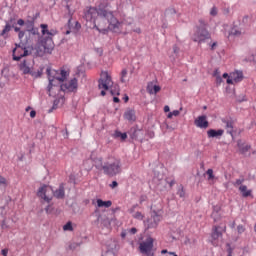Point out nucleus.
Listing matches in <instances>:
<instances>
[{
	"label": "nucleus",
	"mask_w": 256,
	"mask_h": 256,
	"mask_svg": "<svg viewBox=\"0 0 256 256\" xmlns=\"http://www.w3.org/2000/svg\"><path fill=\"white\" fill-rule=\"evenodd\" d=\"M97 17H101L102 19H106L108 23L111 24V27L115 29V19L113 18V11L107 10L106 8H103L102 5H99L98 8L96 7H89L86 8L84 11V19L88 22L95 23V19Z\"/></svg>",
	"instance_id": "7ed1b4c3"
},
{
	"label": "nucleus",
	"mask_w": 256,
	"mask_h": 256,
	"mask_svg": "<svg viewBox=\"0 0 256 256\" xmlns=\"http://www.w3.org/2000/svg\"><path fill=\"white\" fill-rule=\"evenodd\" d=\"M12 28L14 29L15 33H20V31H21V28L15 26V25Z\"/></svg>",
	"instance_id": "e2e57ef3"
},
{
	"label": "nucleus",
	"mask_w": 256,
	"mask_h": 256,
	"mask_svg": "<svg viewBox=\"0 0 256 256\" xmlns=\"http://www.w3.org/2000/svg\"><path fill=\"white\" fill-rule=\"evenodd\" d=\"M173 185H175V180H172V181L169 182L170 187H173Z\"/></svg>",
	"instance_id": "774afa93"
},
{
	"label": "nucleus",
	"mask_w": 256,
	"mask_h": 256,
	"mask_svg": "<svg viewBox=\"0 0 256 256\" xmlns=\"http://www.w3.org/2000/svg\"><path fill=\"white\" fill-rule=\"evenodd\" d=\"M41 29H42V35H49V26L47 24H41L40 25Z\"/></svg>",
	"instance_id": "473e14b6"
},
{
	"label": "nucleus",
	"mask_w": 256,
	"mask_h": 256,
	"mask_svg": "<svg viewBox=\"0 0 256 256\" xmlns=\"http://www.w3.org/2000/svg\"><path fill=\"white\" fill-rule=\"evenodd\" d=\"M120 75H121V77H120L121 83H128L129 82V78L127 77V75H128L127 69H123L121 71Z\"/></svg>",
	"instance_id": "bb28decb"
},
{
	"label": "nucleus",
	"mask_w": 256,
	"mask_h": 256,
	"mask_svg": "<svg viewBox=\"0 0 256 256\" xmlns=\"http://www.w3.org/2000/svg\"><path fill=\"white\" fill-rule=\"evenodd\" d=\"M237 231H238L239 234L245 233V227H243V225H239L237 227Z\"/></svg>",
	"instance_id": "49530a36"
},
{
	"label": "nucleus",
	"mask_w": 256,
	"mask_h": 256,
	"mask_svg": "<svg viewBox=\"0 0 256 256\" xmlns=\"http://www.w3.org/2000/svg\"><path fill=\"white\" fill-rule=\"evenodd\" d=\"M241 81H243V72L235 71L230 73L226 83L228 85H233L234 83H241Z\"/></svg>",
	"instance_id": "f8f14e48"
},
{
	"label": "nucleus",
	"mask_w": 256,
	"mask_h": 256,
	"mask_svg": "<svg viewBox=\"0 0 256 256\" xmlns=\"http://www.w3.org/2000/svg\"><path fill=\"white\" fill-rule=\"evenodd\" d=\"M120 138L122 139V141H125V139H127V133H122Z\"/></svg>",
	"instance_id": "680f3d73"
},
{
	"label": "nucleus",
	"mask_w": 256,
	"mask_h": 256,
	"mask_svg": "<svg viewBox=\"0 0 256 256\" xmlns=\"http://www.w3.org/2000/svg\"><path fill=\"white\" fill-rule=\"evenodd\" d=\"M238 189H239L242 197H244V198L253 197V190L248 189L246 185H241V186H239Z\"/></svg>",
	"instance_id": "aec40b11"
},
{
	"label": "nucleus",
	"mask_w": 256,
	"mask_h": 256,
	"mask_svg": "<svg viewBox=\"0 0 256 256\" xmlns=\"http://www.w3.org/2000/svg\"><path fill=\"white\" fill-rule=\"evenodd\" d=\"M45 212H46L47 214L51 213V206H50V205H48V206L45 208Z\"/></svg>",
	"instance_id": "0e129e2a"
},
{
	"label": "nucleus",
	"mask_w": 256,
	"mask_h": 256,
	"mask_svg": "<svg viewBox=\"0 0 256 256\" xmlns=\"http://www.w3.org/2000/svg\"><path fill=\"white\" fill-rule=\"evenodd\" d=\"M133 219H137L138 221H143L145 219V215L141 212H136L132 215Z\"/></svg>",
	"instance_id": "2f4dec72"
},
{
	"label": "nucleus",
	"mask_w": 256,
	"mask_h": 256,
	"mask_svg": "<svg viewBox=\"0 0 256 256\" xmlns=\"http://www.w3.org/2000/svg\"><path fill=\"white\" fill-rule=\"evenodd\" d=\"M94 29H96V31H98L99 33H102V35H107V33L109 32L108 29H100L97 24H94Z\"/></svg>",
	"instance_id": "ea45409f"
},
{
	"label": "nucleus",
	"mask_w": 256,
	"mask_h": 256,
	"mask_svg": "<svg viewBox=\"0 0 256 256\" xmlns=\"http://www.w3.org/2000/svg\"><path fill=\"white\" fill-rule=\"evenodd\" d=\"M226 231H227V226L214 225L212 227V232H211L212 245L217 246V243L215 241L220 239V237H223V233H225Z\"/></svg>",
	"instance_id": "6e6552de"
},
{
	"label": "nucleus",
	"mask_w": 256,
	"mask_h": 256,
	"mask_svg": "<svg viewBox=\"0 0 256 256\" xmlns=\"http://www.w3.org/2000/svg\"><path fill=\"white\" fill-rule=\"evenodd\" d=\"M23 37H25V31L21 30L20 33H18V38L20 40V43L29 44L27 40H23Z\"/></svg>",
	"instance_id": "72a5a7b5"
},
{
	"label": "nucleus",
	"mask_w": 256,
	"mask_h": 256,
	"mask_svg": "<svg viewBox=\"0 0 256 256\" xmlns=\"http://www.w3.org/2000/svg\"><path fill=\"white\" fill-rule=\"evenodd\" d=\"M194 125H196L199 129H207V127H209V121H207V116H198L197 119H195L194 121Z\"/></svg>",
	"instance_id": "4468645a"
},
{
	"label": "nucleus",
	"mask_w": 256,
	"mask_h": 256,
	"mask_svg": "<svg viewBox=\"0 0 256 256\" xmlns=\"http://www.w3.org/2000/svg\"><path fill=\"white\" fill-rule=\"evenodd\" d=\"M219 207L218 206H215L214 209H213V212H212V219H214V221L217 223V221H219Z\"/></svg>",
	"instance_id": "c85d7f7f"
},
{
	"label": "nucleus",
	"mask_w": 256,
	"mask_h": 256,
	"mask_svg": "<svg viewBox=\"0 0 256 256\" xmlns=\"http://www.w3.org/2000/svg\"><path fill=\"white\" fill-rule=\"evenodd\" d=\"M223 133H225V130L223 129H210L207 131V135L209 139H221L223 137Z\"/></svg>",
	"instance_id": "2eb2a0df"
},
{
	"label": "nucleus",
	"mask_w": 256,
	"mask_h": 256,
	"mask_svg": "<svg viewBox=\"0 0 256 256\" xmlns=\"http://www.w3.org/2000/svg\"><path fill=\"white\" fill-rule=\"evenodd\" d=\"M26 25V31H29L31 29H35V22L34 21H27L25 23Z\"/></svg>",
	"instance_id": "4c0bfd02"
},
{
	"label": "nucleus",
	"mask_w": 256,
	"mask_h": 256,
	"mask_svg": "<svg viewBox=\"0 0 256 256\" xmlns=\"http://www.w3.org/2000/svg\"><path fill=\"white\" fill-rule=\"evenodd\" d=\"M102 256H113V253H111V252H106V253L103 254Z\"/></svg>",
	"instance_id": "69168bd1"
},
{
	"label": "nucleus",
	"mask_w": 256,
	"mask_h": 256,
	"mask_svg": "<svg viewBox=\"0 0 256 256\" xmlns=\"http://www.w3.org/2000/svg\"><path fill=\"white\" fill-rule=\"evenodd\" d=\"M137 207H139L138 204H134L131 208L128 209V213H130V215H133L135 212V209H137Z\"/></svg>",
	"instance_id": "c03bdc74"
},
{
	"label": "nucleus",
	"mask_w": 256,
	"mask_h": 256,
	"mask_svg": "<svg viewBox=\"0 0 256 256\" xmlns=\"http://www.w3.org/2000/svg\"><path fill=\"white\" fill-rule=\"evenodd\" d=\"M98 87L101 90V95L102 97H105L106 92L109 91L111 95H119V86H113V80H111V76L109 75L108 72H102L101 73V78L98 83Z\"/></svg>",
	"instance_id": "20e7f679"
},
{
	"label": "nucleus",
	"mask_w": 256,
	"mask_h": 256,
	"mask_svg": "<svg viewBox=\"0 0 256 256\" xmlns=\"http://www.w3.org/2000/svg\"><path fill=\"white\" fill-rule=\"evenodd\" d=\"M63 231H73V223H71V221L67 222L63 226Z\"/></svg>",
	"instance_id": "e433bc0d"
},
{
	"label": "nucleus",
	"mask_w": 256,
	"mask_h": 256,
	"mask_svg": "<svg viewBox=\"0 0 256 256\" xmlns=\"http://www.w3.org/2000/svg\"><path fill=\"white\" fill-rule=\"evenodd\" d=\"M161 215L154 212L150 218L144 221V225L147 229H157L159 223H161Z\"/></svg>",
	"instance_id": "1a4fd4ad"
},
{
	"label": "nucleus",
	"mask_w": 256,
	"mask_h": 256,
	"mask_svg": "<svg viewBox=\"0 0 256 256\" xmlns=\"http://www.w3.org/2000/svg\"><path fill=\"white\" fill-rule=\"evenodd\" d=\"M15 25H17V23L15 22V19H10L4 29L1 32V35H5L6 33H9V31H11V28L15 27Z\"/></svg>",
	"instance_id": "4be33fe9"
},
{
	"label": "nucleus",
	"mask_w": 256,
	"mask_h": 256,
	"mask_svg": "<svg viewBox=\"0 0 256 256\" xmlns=\"http://www.w3.org/2000/svg\"><path fill=\"white\" fill-rule=\"evenodd\" d=\"M119 186V183H117V181H113L110 185H109V187H111V189H115L116 187H118Z\"/></svg>",
	"instance_id": "09e8293b"
},
{
	"label": "nucleus",
	"mask_w": 256,
	"mask_h": 256,
	"mask_svg": "<svg viewBox=\"0 0 256 256\" xmlns=\"http://www.w3.org/2000/svg\"><path fill=\"white\" fill-rule=\"evenodd\" d=\"M1 253H2L3 256H7L8 253H9V250L8 249H2Z\"/></svg>",
	"instance_id": "6e6d98bb"
},
{
	"label": "nucleus",
	"mask_w": 256,
	"mask_h": 256,
	"mask_svg": "<svg viewBox=\"0 0 256 256\" xmlns=\"http://www.w3.org/2000/svg\"><path fill=\"white\" fill-rule=\"evenodd\" d=\"M199 23H200V26H198V27H201V28L207 27V22H205L203 19H200Z\"/></svg>",
	"instance_id": "de8ad7c7"
},
{
	"label": "nucleus",
	"mask_w": 256,
	"mask_h": 256,
	"mask_svg": "<svg viewBox=\"0 0 256 256\" xmlns=\"http://www.w3.org/2000/svg\"><path fill=\"white\" fill-rule=\"evenodd\" d=\"M192 39L195 43H203V41L211 39V33L206 28L196 27Z\"/></svg>",
	"instance_id": "0eeeda50"
},
{
	"label": "nucleus",
	"mask_w": 256,
	"mask_h": 256,
	"mask_svg": "<svg viewBox=\"0 0 256 256\" xmlns=\"http://www.w3.org/2000/svg\"><path fill=\"white\" fill-rule=\"evenodd\" d=\"M121 135H122V133H121L120 131H116V132L114 133V137H116V138L121 137Z\"/></svg>",
	"instance_id": "052dcab7"
},
{
	"label": "nucleus",
	"mask_w": 256,
	"mask_h": 256,
	"mask_svg": "<svg viewBox=\"0 0 256 256\" xmlns=\"http://www.w3.org/2000/svg\"><path fill=\"white\" fill-rule=\"evenodd\" d=\"M147 93L150 95H157L161 91V86L155 85L153 82H149L146 87Z\"/></svg>",
	"instance_id": "dca6fc26"
},
{
	"label": "nucleus",
	"mask_w": 256,
	"mask_h": 256,
	"mask_svg": "<svg viewBox=\"0 0 256 256\" xmlns=\"http://www.w3.org/2000/svg\"><path fill=\"white\" fill-rule=\"evenodd\" d=\"M28 75H31V77H34V79H39V77H41V75H43V68H41L40 70H38L36 72L33 70H30Z\"/></svg>",
	"instance_id": "cd10ccee"
},
{
	"label": "nucleus",
	"mask_w": 256,
	"mask_h": 256,
	"mask_svg": "<svg viewBox=\"0 0 256 256\" xmlns=\"http://www.w3.org/2000/svg\"><path fill=\"white\" fill-rule=\"evenodd\" d=\"M177 195H179V197L181 198L185 197V190L183 189L182 186L178 189Z\"/></svg>",
	"instance_id": "37998d69"
},
{
	"label": "nucleus",
	"mask_w": 256,
	"mask_h": 256,
	"mask_svg": "<svg viewBox=\"0 0 256 256\" xmlns=\"http://www.w3.org/2000/svg\"><path fill=\"white\" fill-rule=\"evenodd\" d=\"M154 240L152 237H148L145 241L141 242L139 245L140 253L143 255H150L153 251Z\"/></svg>",
	"instance_id": "9d476101"
},
{
	"label": "nucleus",
	"mask_w": 256,
	"mask_h": 256,
	"mask_svg": "<svg viewBox=\"0 0 256 256\" xmlns=\"http://www.w3.org/2000/svg\"><path fill=\"white\" fill-rule=\"evenodd\" d=\"M243 183H245V178L241 177L239 179H236V181L234 182V187H241Z\"/></svg>",
	"instance_id": "58836bf2"
},
{
	"label": "nucleus",
	"mask_w": 256,
	"mask_h": 256,
	"mask_svg": "<svg viewBox=\"0 0 256 256\" xmlns=\"http://www.w3.org/2000/svg\"><path fill=\"white\" fill-rule=\"evenodd\" d=\"M46 74L48 75L49 84L47 87L48 95L50 97L55 96V89L59 91H63L64 93H75L77 91V87H79V83L77 78H73L64 84H61L60 87L55 84V82L59 81V83H63L69 77V72L65 69L53 70L51 68L46 69Z\"/></svg>",
	"instance_id": "f257e3e1"
},
{
	"label": "nucleus",
	"mask_w": 256,
	"mask_h": 256,
	"mask_svg": "<svg viewBox=\"0 0 256 256\" xmlns=\"http://www.w3.org/2000/svg\"><path fill=\"white\" fill-rule=\"evenodd\" d=\"M124 119H126V121H135L137 119L135 116V110H127L124 113Z\"/></svg>",
	"instance_id": "5701e85b"
},
{
	"label": "nucleus",
	"mask_w": 256,
	"mask_h": 256,
	"mask_svg": "<svg viewBox=\"0 0 256 256\" xmlns=\"http://www.w3.org/2000/svg\"><path fill=\"white\" fill-rule=\"evenodd\" d=\"M173 53H175V55H179V47H177V45L173 46Z\"/></svg>",
	"instance_id": "603ef678"
},
{
	"label": "nucleus",
	"mask_w": 256,
	"mask_h": 256,
	"mask_svg": "<svg viewBox=\"0 0 256 256\" xmlns=\"http://www.w3.org/2000/svg\"><path fill=\"white\" fill-rule=\"evenodd\" d=\"M27 33H28V38L26 39V43H28V45H31L33 41H37V39L41 37V34L39 33V28L37 27L28 30Z\"/></svg>",
	"instance_id": "ddd939ff"
},
{
	"label": "nucleus",
	"mask_w": 256,
	"mask_h": 256,
	"mask_svg": "<svg viewBox=\"0 0 256 256\" xmlns=\"http://www.w3.org/2000/svg\"><path fill=\"white\" fill-rule=\"evenodd\" d=\"M206 175H208V181H213V179H215V174H213V169H208L206 171Z\"/></svg>",
	"instance_id": "f704fd0d"
},
{
	"label": "nucleus",
	"mask_w": 256,
	"mask_h": 256,
	"mask_svg": "<svg viewBox=\"0 0 256 256\" xmlns=\"http://www.w3.org/2000/svg\"><path fill=\"white\" fill-rule=\"evenodd\" d=\"M214 77H216V83L218 85H221V83H223V78H221V76L219 75V71L218 70H216L214 72Z\"/></svg>",
	"instance_id": "c9c22d12"
},
{
	"label": "nucleus",
	"mask_w": 256,
	"mask_h": 256,
	"mask_svg": "<svg viewBox=\"0 0 256 256\" xmlns=\"http://www.w3.org/2000/svg\"><path fill=\"white\" fill-rule=\"evenodd\" d=\"M113 19H114V28L111 27V22H108V29L113 33H121V29L123 25H133V17H126L125 15L120 17V20L115 16V11H113Z\"/></svg>",
	"instance_id": "39448f33"
},
{
	"label": "nucleus",
	"mask_w": 256,
	"mask_h": 256,
	"mask_svg": "<svg viewBox=\"0 0 256 256\" xmlns=\"http://www.w3.org/2000/svg\"><path fill=\"white\" fill-rule=\"evenodd\" d=\"M228 37H241V31L237 26H234L230 29Z\"/></svg>",
	"instance_id": "a878e982"
},
{
	"label": "nucleus",
	"mask_w": 256,
	"mask_h": 256,
	"mask_svg": "<svg viewBox=\"0 0 256 256\" xmlns=\"http://www.w3.org/2000/svg\"><path fill=\"white\" fill-rule=\"evenodd\" d=\"M55 35H57V30H55V29H51V30H49V32H48V37H47V39H52V37H55Z\"/></svg>",
	"instance_id": "79ce46f5"
},
{
	"label": "nucleus",
	"mask_w": 256,
	"mask_h": 256,
	"mask_svg": "<svg viewBox=\"0 0 256 256\" xmlns=\"http://www.w3.org/2000/svg\"><path fill=\"white\" fill-rule=\"evenodd\" d=\"M56 199H65V184H60L59 188L53 192Z\"/></svg>",
	"instance_id": "a211bd4d"
},
{
	"label": "nucleus",
	"mask_w": 256,
	"mask_h": 256,
	"mask_svg": "<svg viewBox=\"0 0 256 256\" xmlns=\"http://www.w3.org/2000/svg\"><path fill=\"white\" fill-rule=\"evenodd\" d=\"M91 161L94 163V167L98 171H102L104 175L108 177H115L121 173V159L113 156L107 157L106 159L95 157V152L90 155Z\"/></svg>",
	"instance_id": "f03ea898"
},
{
	"label": "nucleus",
	"mask_w": 256,
	"mask_h": 256,
	"mask_svg": "<svg viewBox=\"0 0 256 256\" xmlns=\"http://www.w3.org/2000/svg\"><path fill=\"white\" fill-rule=\"evenodd\" d=\"M96 203H97V207H105L106 209H109V207L113 205V202H111L110 200L103 201L102 199H97Z\"/></svg>",
	"instance_id": "393cba45"
},
{
	"label": "nucleus",
	"mask_w": 256,
	"mask_h": 256,
	"mask_svg": "<svg viewBox=\"0 0 256 256\" xmlns=\"http://www.w3.org/2000/svg\"><path fill=\"white\" fill-rule=\"evenodd\" d=\"M222 122L225 124V129L229 135H233V129L235 122L233 120L223 119Z\"/></svg>",
	"instance_id": "412c9836"
},
{
	"label": "nucleus",
	"mask_w": 256,
	"mask_h": 256,
	"mask_svg": "<svg viewBox=\"0 0 256 256\" xmlns=\"http://www.w3.org/2000/svg\"><path fill=\"white\" fill-rule=\"evenodd\" d=\"M44 51L46 53H52L54 49L53 38H46V41H42Z\"/></svg>",
	"instance_id": "f3484780"
},
{
	"label": "nucleus",
	"mask_w": 256,
	"mask_h": 256,
	"mask_svg": "<svg viewBox=\"0 0 256 256\" xmlns=\"http://www.w3.org/2000/svg\"><path fill=\"white\" fill-rule=\"evenodd\" d=\"M179 110H173L172 112L168 113V119H171L172 117H179Z\"/></svg>",
	"instance_id": "a19ab883"
},
{
	"label": "nucleus",
	"mask_w": 256,
	"mask_h": 256,
	"mask_svg": "<svg viewBox=\"0 0 256 256\" xmlns=\"http://www.w3.org/2000/svg\"><path fill=\"white\" fill-rule=\"evenodd\" d=\"M248 59L256 64V54H252Z\"/></svg>",
	"instance_id": "8fccbe9b"
},
{
	"label": "nucleus",
	"mask_w": 256,
	"mask_h": 256,
	"mask_svg": "<svg viewBox=\"0 0 256 256\" xmlns=\"http://www.w3.org/2000/svg\"><path fill=\"white\" fill-rule=\"evenodd\" d=\"M216 47H217V42H213L212 44H210L211 51H215Z\"/></svg>",
	"instance_id": "864d4df0"
},
{
	"label": "nucleus",
	"mask_w": 256,
	"mask_h": 256,
	"mask_svg": "<svg viewBox=\"0 0 256 256\" xmlns=\"http://www.w3.org/2000/svg\"><path fill=\"white\" fill-rule=\"evenodd\" d=\"M20 71L24 75H29L31 73V66H29V62L27 60H23L19 65H18Z\"/></svg>",
	"instance_id": "6ab92c4d"
},
{
	"label": "nucleus",
	"mask_w": 256,
	"mask_h": 256,
	"mask_svg": "<svg viewBox=\"0 0 256 256\" xmlns=\"http://www.w3.org/2000/svg\"><path fill=\"white\" fill-rule=\"evenodd\" d=\"M71 27H75V24L72 22V17L69 18L68 23H67V30L65 32V35H71L73 31L71 30Z\"/></svg>",
	"instance_id": "c756f323"
},
{
	"label": "nucleus",
	"mask_w": 256,
	"mask_h": 256,
	"mask_svg": "<svg viewBox=\"0 0 256 256\" xmlns=\"http://www.w3.org/2000/svg\"><path fill=\"white\" fill-rule=\"evenodd\" d=\"M72 33H79V29H81V24L78 21L74 22V27H70Z\"/></svg>",
	"instance_id": "7c9ffc66"
},
{
	"label": "nucleus",
	"mask_w": 256,
	"mask_h": 256,
	"mask_svg": "<svg viewBox=\"0 0 256 256\" xmlns=\"http://www.w3.org/2000/svg\"><path fill=\"white\" fill-rule=\"evenodd\" d=\"M237 145L240 153H242L243 155H245V153H247V151L251 149V145H245L241 140H238Z\"/></svg>",
	"instance_id": "b1692460"
},
{
	"label": "nucleus",
	"mask_w": 256,
	"mask_h": 256,
	"mask_svg": "<svg viewBox=\"0 0 256 256\" xmlns=\"http://www.w3.org/2000/svg\"><path fill=\"white\" fill-rule=\"evenodd\" d=\"M129 232L131 233V235H135L137 233V228H131Z\"/></svg>",
	"instance_id": "4d7b16f0"
},
{
	"label": "nucleus",
	"mask_w": 256,
	"mask_h": 256,
	"mask_svg": "<svg viewBox=\"0 0 256 256\" xmlns=\"http://www.w3.org/2000/svg\"><path fill=\"white\" fill-rule=\"evenodd\" d=\"M113 101H114V103H119V101H120V100H119V97H114V98H113Z\"/></svg>",
	"instance_id": "338daca9"
},
{
	"label": "nucleus",
	"mask_w": 256,
	"mask_h": 256,
	"mask_svg": "<svg viewBox=\"0 0 256 256\" xmlns=\"http://www.w3.org/2000/svg\"><path fill=\"white\" fill-rule=\"evenodd\" d=\"M37 115V112L35 111V110H32L31 112H30V117L32 118V119H34V117Z\"/></svg>",
	"instance_id": "13d9d810"
},
{
	"label": "nucleus",
	"mask_w": 256,
	"mask_h": 256,
	"mask_svg": "<svg viewBox=\"0 0 256 256\" xmlns=\"http://www.w3.org/2000/svg\"><path fill=\"white\" fill-rule=\"evenodd\" d=\"M6 180L3 176H0V185H5Z\"/></svg>",
	"instance_id": "bf43d9fd"
},
{
	"label": "nucleus",
	"mask_w": 256,
	"mask_h": 256,
	"mask_svg": "<svg viewBox=\"0 0 256 256\" xmlns=\"http://www.w3.org/2000/svg\"><path fill=\"white\" fill-rule=\"evenodd\" d=\"M13 53V61H21L23 57H27L29 55V50H27V44L19 43L15 44V48L12 51Z\"/></svg>",
	"instance_id": "423d86ee"
},
{
	"label": "nucleus",
	"mask_w": 256,
	"mask_h": 256,
	"mask_svg": "<svg viewBox=\"0 0 256 256\" xmlns=\"http://www.w3.org/2000/svg\"><path fill=\"white\" fill-rule=\"evenodd\" d=\"M217 13H218V10H217V7H212L211 10H210V15L212 17H217Z\"/></svg>",
	"instance_id": "a18cd8bd"
},
{
	"label": "nucleus",
	"mask_w": 256,
	"mask_h": 256,
	"mask_svg": "<svg viewBox=\"0 0 256 256\" xmlns=\"http://www.w3.org/2000/svg\"><path fill=\"white\" fill-rule=\"evenodd\" d=\"M49 191H51V187L43 185L38 189L37 196L40 197V199H43L46 203H51L53 197L49 196Z\"/></svg>",
	"instance_id": "9b49d317"
},
{
	"label": "nucleus",
	"mask_w": 256,
	"mask_h": 256,
	"mask_svg": "<svg viewBox=\"0 0 256 256\" xmlns=\"http://www.w3.org/2000/svg\"><path fill=\"white\" fill-rule=\"evenodd\" d=\"M17 25H20V27H23V25H25V20L19 19V20L17 21Z\"/></svg>",
	"instance_id": "5fc2aeb1"
},
{
	"label": "nucleus",
	"mask_w": 256,
	"mask_h": 256,
	"mask_svg": "<svg viewBox=\"0 0 256 256\" xmlns=\"http://www.w3.org/2000/svg\"><path fill=\"white\" fill-rule=\"evenodd\" d=\"M58 105H59V99L54 100L52 109H57Z\"/></svg>",
	"instance_id": "3c124183"
}]
</instances>
